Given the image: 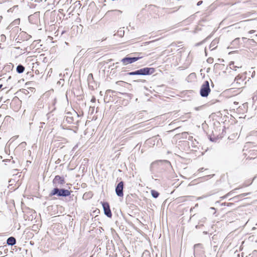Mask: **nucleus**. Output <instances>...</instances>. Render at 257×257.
Here are the masks:
<instances>
[{"label": "nucleus", "instance_id": "9", "mask_svg": "<svg viewBox=\"0 0 257 257\" xmlns=\"http://www.w3.org/2000/svg\"><path fill=\"white\" fill-rule=\"evenodd\" d=\"M7 243L9 245H14L16 243V239L14 237H10L7 239Z\"/></svg>", "mask_w": 257, "mask_h": 257}, {"label": "nucleus", "instance_id": "20", "mask_svg": "<svg viewBox=\"0 0 257 257\" xmlns=\"http://www.w3.org/2000/svg\"><path fill=\"white\" fill-rule=\"evenodd\" d=\"M238 39H239L238 38L235 39L234 40V42H235V41H237V40H238Z\"/></svg>", "mask_w": 257, "mask_h": 257}, {"label": "nucleus", "instance_id": "4", "mask_svg": "<svg viewBox=\"0 0 257 257\" xmlns=\"http://www.w3.org/2000/svg\"><path fill=\"white\" fill-rule=\"evenodd\" d=\"M65 183L64 178L59 175L56 176L53 180V185L55 188H61Z\"/></svg>", "mask_w": 257, "mask_h": 257}, {"label": "nucleus", "instance_id": "15", "mask_svg": "<svg viewBox=\"0 0 257 257\" xmlns=\"http://www.w3.org/2000/svg\"><path fill=\"white\" fill-rule=\"evenodd\" d=\"M91 101L92 102H95L96 101V98H95V97H92V98L91 99Z\"/></svg>", "mask_w": 257, "mask_h": 257}, {"label": "nucleus", "instance_id": "3", "mask_svg": "<svg viewBox=\"0 0 257 257\" xmlns=\"http://www.w3.org/2000/svg\"><path fill=\"white\" fill-rule=\"evenodd\" d=\"M210 90L209 81H205L201 86L200 94L202 97H206L208 96Z\"/></svg>", "mask_w": 257, "mask_h": 257}, {"label": "nucleus", "instance_id": "23", "mask_svg": "<svg viewBox=\"0 0 257 257\" xmlns=\"http://www.w3.org/2000/svg\"><path fill=\"white\" fill-rule=\"evenodd\" d=\"M208 62H210V61H211V60L210 59H208Z\"/></svg>", "mask_w": 257, "mask_h": 257}, {"label": "nucleus", "instance_id": "5", "mask_svg": "<svg viewBox=\"0 0 257 257\" xmlns=\"http://www.w3.org/2000/svg\"><path fill=\"white\" fill-rule=\"evenodd\" d=\"M142 58H143L142 56H139L138 57H125L123 58L121 61L124 65H126L128 64L133 63Z\"/></svg>", "mask_w": 257, "mask_h": 257}, {"label": "nucleus", "instance_id": "22", "mask_svg": "<svg viewBox=\"0 0 257 257\" xmlns=\"http://www.w3.org/2000/svg\"><path fill=\"white\" fill-rule=\"evenodd\" d=\"M138 81V82H140V81H141V82H144V81H145V80H141V81Z\"/></svg>", "mask_w": 257, "mask_h": 257}, {"label": "nucleus", "instance_id": "12", "mask_svg": "<svg viewBox=\"0 0 257 257\" xmlns=\"http://www.w3.org/2000/svg\"><path fill=\"white\" fill-rule=\"evenodd\" d=\"M151 194L152 196L155 198H158L159 195V192L154 190H151Z\"/></svg>", "mask_w": 257, "mask_h": 257}, {"label": "nucleus", "instance_id": "16", "mask_svg": "<svg viewBox=\"0 0 257 257\" xmlns=\"http://www.w3.org/2000/svg\"><path fill=\"white\" fill-rule=\"evenodd\" d=\"M202 3H203V2L202 1H199L197 3V5L199 6L201 5L202 4Z\"/></svg>", "mask_w": 257, "mask_h": 257}, {"label": "nucleus", "instance_id": "8", "mask_svg": "<svg viewBox=\"0 0 257 257\" xmlns=\"http://www.w3.org/2000/svg\"><path fill=\"white\" fill-rule=\"evenodd\" d=\"M74 121L73 117L72 116V113L68 112L66 113L64 119V122H67L69 124L73 123Z\"/></svg>", "mask_w": 257, "mask_h": 257}, {"label": "nucleus", "instance_id": "24", "mask_svg": "<svg viewBox=\"0 0 257 257\" xmlns=\"http://www.w3.org/2000/svg\"><path fill=\"white\" fill-rule=\"evenodd\" d=\"M3 246H0V249H1L2 248H3Z\"/></svg>", "mask_w": 257, "mask_h": 257}, {"label": "nucleus", "instance_id": "10", "mask_svg": "<svg viewBox=\"0 0 257 257\" xmlns=\"http://www.w3.org/2000/svg\"><path fill=\"white\" fill-rule=\"evenodd\" d=\"M25 70V67L21 64H19L17 67V72L19 73H23Z\"/></svg>", "mask_w": 257, "mask_h": 257}, {"label": "nucleus", "instance_id": "25", "mask_svg": "<svg viewBox=\"0 0 257 257\" xmlns=\"http://www.w3.org/2000/svg\"><path fill=\"white\" fill-rule=\"evenodd\" d=\"M202 170H203V168H201V169H200V171H202Z\"/></svg>", "mask_w": 257, "mask_h": 257}, {"label": "nucleus", "instance_id": "19", "mask_svg": "<svg viewBox=\"0 0 257 257\" xmlns=\"http://www.w3.org/2000/svg\"><path fill=\"white\" fill-rule=\"evenodd\" d=\"M3 254V252L1 250L0 251V256H2Z\"/></svg>", "mask_w": 257, "mask_h": 257}, {"label": "nucleus", "instance_id": "29", "mask_svg": "<svg viewBox=\"0 0 257 257\" xmlns=\"http://www.w3.org/2000/svg\"><path fill=\"white\" fill-rule=\"evenodd\" d=\"M112 1H114V0H112Z\"/></svg>", "mask_w": 257, "mask_h": 257}, {"label": "nucleus", "instance_id": "1", "mask_svg": "<svg viewBox=\"0 0 257 257\" xmlns=\"http://www.w3.org/2000/svg\"><path fill=\"white\" fill-rule=\"evenodd\" d=\"M155 70L154 68L151 67H145L141 68L135 71L127 73L129 75H148L154 73Z\"/></svg>", "mask_w": 257, "mask_h": 257}, {"label": "nucleus", "instance_id": "28", "mask_svg": "<svg viewBox=\"0 0 257 257\" xmlns=\"http://www.w3.org/2000/svg\"><path fill=\"white\" fill-rule=\"evenodd\" d=\"M206 196L201 197V198H203V197H205Z\"/></svg>", "mask_w": 257, "mask_h": 257}, {"label": "nucleus", "instance_id": "13", "mask_svg": "<svg viewBox=\"0 0 257 257\" xmlns=\"http://www.w3.org/2000/svg\"><path fill=\"white\" fill-rule=\"evenodd\" d=\"M234 80L236 81V83H239V84L240 83V81H242V80L241 79V77L240 76H239V75L235 77Z\"/></svg>", "mask_w": 257, "mask_h": 257}, {"label": "nucleus", "instance_id": "18", "mask_svg": "<svg viewBox=\"0 0 257 257\" xmlns=\"http://www.w3.org/2000/svg\"><path fill=\"white\" fill-rule=\"evenodd\" d=\"M195 75V74L194 73H191L190 75H189V77H192V76H194Z\"/></svg>", "mask_w": 257, "mask_h": 257}, {"label": "nucleus", "instance_id": "17", "mask_svg": "<svg viewBox=\"0 0 257 257\" xmlns=\"http://www.w3.org/2000/svg\"><path fill=\"white\" fill-rule=\"evenodd\" d=\"M231 193V192H229V193H228L227 194H226L225 196L222 197V198H225L227 197V196H229L230 194Z\"/></svg>", "mask_w": 257, "mask_h": 257}, {"label": "nucleus", "instance_id": "6", "mask_svg": "<svg viewBox=\"0 0 257 257\" xmlns=\"http://www.w3.org/2000/svg\"><path fill=\"white\" fill-rule=\"evenodd\" d=\"M123 182L120 181L115 187V193L118 197H122L123 196Z\"/></svg>", "mask_w": 257, "mask_h": 257}, {"label": "nucleus", "instance_id": "11", "mask_svg": "<svg viewBox=\"0 0 257 257\" xmlns=\"http://www.w3.org/2000/svg\"><path fill=\"white\" fill-rule=\"evenodd\" d=\"M201 247H202V245L200 243L195 244L194 246V254L197 253L198 249L199 248H201Z\"/></svg>", "mask_w": 257, "mask_h": 257}, {"label": "nucleus", "instance_id": "26", "mask_svg": "<svg viewBox=\"0 0 257 257\" xmlns=\"http://www.w3.org/2000/svg\"><path fill=\"white\" fill-rule=\"evenodd\" d=\"M2 87V85H0V88Z\"/></svg>", "mask_w": 257, "mask_h": 257}, {"label": "nucleus", "instance_id": "27", "mask_svg": "<svg viewBox=\"0 0 257 257\" xmlns=\"http://www.w3.org/2000/svg\"><path fill=\"white\" fill-rule=\"evenodd\" d=\"M13 163H15V161H13Z\"/></svg>", "mask_w": 257, "mask_h": 257}, {"label": "nucleus", "instance_id": "7", "mask_svg": "<svg viewBox=\"0 0 257 257\" xmlns=\"http://www.w3.org/2000/svg\"><path fill=\"white\" fill-rule=\"evenodd\" d=\"M102 205L104 210V214L108 217L111 218L112 216V213L108 203L102 202Z\"/></svg>", "mask_w": 257, "mask_h": 257}, {"label": "nucleus", "instance_id": "14", "mask_svg": "<svg viewBox=\"0 0 257 257\" xmlns=\"http://www.w3.org/2000/svg\"><path fill=\"white\" fill-rule=\"evenodd\" d=\"M125 83V82H123V81H117V82H116V84H118V85H120V84H121V83Z\"/></svg>", "mask_w": 257, "mask_h": 257}, {"label": "nucleus", "instance_id": "2", "mask_svg": "<svg viewBox=\"0 0 257 257\" xmlns=\"http://www.w3.org/2000/svg\"><path fill=\"white\" fill-rule=\"evenodd\" d=\"M70 191L61 188H54L50 194V196L56 195L58 197H67L70 195Z\"/></svg>", "mask_w": 257, "mask_h": 257}, {"label": "nucleus", "instance_id": "21", "mask_svg": "<svg viewBox=\"0 0 257 257\" xmlns=\"http://www.w3.org/2000/svg\"><path fill=\"white\" fill-rule=\"evenodd\" d=\"M210 209L215 210V208L214 207H211Z\"/></svg>", "mask_w": 257, "mask_h": 257}]
</instances>
